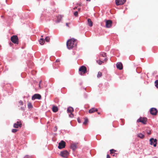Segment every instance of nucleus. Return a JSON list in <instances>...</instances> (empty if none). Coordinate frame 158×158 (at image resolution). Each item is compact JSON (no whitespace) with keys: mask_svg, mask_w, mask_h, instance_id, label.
Returning <instances> with one entry per match:
<instances>
[{"mask_svg":"<svg viewBox=\"0 0 158 158\" xmlns=\"http://www.w3.org/2000/svg\"><path fill=\"white\" fill-rule=\"evenodd\" d=\"M148 134H150V133H149V132H148Z\"/></svg>","mask_w":158,"mask_h":158,"instance_id":"48","label":"nucleus"},{"mask_svg":"<svg viewBox=\"0 0 158 158\" xmlns=\"http://www.w3.org/2000/svg\"><path fill=\"white\" fill-rule=\"evenodd\" d=\"M87 1H90V0H87Z\"/></svg>","mask_w":158,"mask_h":158,"instance_id":"50","label":"nucleus"},{"mask_svg":"<svg viewBox=\"0 0 158 158\" xmlns=\"http://www.w3.org/2000/svg\"><path fill=\"white\" fill-rule=\"evenodd\" d=\"M79 71L80 72V74L81 75H83L87 72V69L86 67L84 66H82L79 69Z\"/></svg>","mask_w":158,"mask_h":158,"instance_id":"3","label":"nucleus"},{"mask_svg":"<svg viewBox=\"0 0 158 158\" xmlns=\"http://www.w3.org/2000/svg\"><path fill=\"white\" fill-rule=\"evenodd\" d=\"M153 158H158L156 157H153Z\"/></svg>","mask_w":158,"mask_h":158,"instance_id":"43","label":"nucleus"},{"mask_svg":"<svg viewBox=\"0 0 158 158\" xmlns=\"http://www.w3.org/2000/svg\"><path fill=\"white\" fill-rule=\"evenodd\" d=\"M26 108L25 106H21L20 109V110L23 111H24Z\"/></svg>","mask_w":158,"mask_h":158,"instance_id":"23","label":"nucleus"},{"mask_svg":"<svg viewBox=\"0 0 158 158\" xmlns=\"http://www.w3.org/2000/svg\"><path fill=\"white\" fill-rule=\"evenodd\" d=\"M18 131V130L16 129H12V132L13 133L16 132Z\"/></svg>","mask_w":158,"mask_h":158,"instance_id":"32","label":"nucleus"},{"mask_svg":"<svg viewBox=\"0 0 158 158\" xmlns=\"http://www.w3.org/2000/svg\"><path fill=\"white\" fill-rule=\"evenodd\" d=\"M112 156H116L117 155V154L115 152H114L111 155Z\"/></svg>","mask_w":158,"mask_h":158,"instance_id":"33","label":"nucleus"},{"mask_svg":"<svg viewBox=\"0 0 158 158\" xmlns=\"http://www.w3.org/2000/svg\"><path fill=\"white\" fill-rule=\"evenodd\" d=\"M100 54L103 57H106V53L105 52H101Z\"/></svg>","mask_w":158,"mask_h":158,"instance_id":"21","label":"nucleus"},{"mask_svg":"<svg viewBox=\"0 0 158 158\" xmlns=\"http://www.w3.org/2000/svg\"><path fill=\"white\" fill-rule=\"evenodd\" d=\"M41 98L40 95L39 94H35L32 97V100H35L36 99H40Z\"/></svg>","mask_w":158,"mask_h":158,"instance_id":"10","label":"nucleus"},{"mask_svg":"<svg viewBox=\"0 0 158 158\" xmlns=\"http://www.w3.org/2000/svg\"><path fill=\"white\" fill-rule=\"evenodd\" d=\"M22 126V124L20 122L18 121L16 123H15L14 125V127L15 128H18L19 127H21Z\"/></svg>","mask_w":158,"mask_h":158,"instance_id":"13","label":"nucleus"},{"mask_svg":"<svg viewBox=\"0 0 158 158\" xmlns=\"http://www.w3.org/2000/svg\"><path fill=\"white\" fill-rule=\"evenodd\" d=\"M106 158H110V157L109 155L107 154V155Z\"/></svg>","mask_w":158,"mask_h":158,"instance_id":"37","label":"nucleus"},{"mask_svg":"<svg viewBox=\"0 0 158 158\" xmlns=\"http://www.w3.org/2000/svg\"><path fill=\"white\" fill-rule=\"evenodd\" d=\"M102 73L100 72H99L98 73L97 77L98 78H99L102 76Z\"/></svg>","mask_w":158,"mask_h":158,"instance_id":"22","label":"nucleus"},{"mask_svg":"<svg viewBox=\"0 0 158 158\" xmlns=\"http://www.w3.org/2000/svg\"><path fill=\"white\" fill-rule=\"evenodd\" d=\"M97 63L99 64H101L102 63H103L102 61L98 60L97 61Z\"/></svg>","mask_w":158,"mask_h":158,"instance_id":"30","label":"nucleus"},{"mask_svg":"<svg viewBox=\"0 0 158 158\" xmlns=\"http://www.w3.org/2000/svg\"><path fill=\"white\" fill-rule=\"evenodd\" d=\"M70 24V23H66V25L67 27H69V25Z\"/></svg>","mask_w":158,"mask_h":158,"instance_id":"35","label":"nucleus"},{"mask_svg":"<svg viewBox=\"0 0 158 158\" xmlns=\"http://www.w3.org/2000/svg\"><path fill=\"white\" fill-rule=\"evenodd\" d=\"M150 113L153 115H155L157 112V110L154 108H152L150 110Z\"/></svg>","mask_w":158,"mask_h":158,"instance_id":"9","label":"nucleus"},{"mask_svg":"<svg viewBox=\"0 0 158 158\" xmlns=\"http://www.w3.org/2000/svg\"><path fill=\"white\" fill-rule=\"evenodd\" d=\"M52 110L53 112H56L58 110V108L57 106H53L52 108Z\"/></svg>","mask_w":158,"mask_h":158,"instance_id":"18","label":"nucleus"},{"mask_svg":"<svg viewBox=\"0 0 158 158\" xmlns=\"http://www.w3.org/2000/svg\"><path fill=\"white\" fill-rule=\"evenodd\" d=\"M59 147H60V146H59V144H58V148L59 149Z\"/></svg>","mask_w":158,"mask_h":158,"instance_id":"39","label":"nucleus"},{"mask_svg":"<svg viewBox=\"0 0 158 158\" xmlns=\"http://www.w3.org/2000/svg\"><path fill=\"white\" fill-rule=\"evenodd\" d=\"M77 121L79 123H81V119L78 118L77 119Z\"/></svg>","mask_w":158,"mask_h":158,"instance_id":"34","label":"nucleus"},{"mask_svg":"<svg viewBox=\"0 0 158 158\" xmlns=\"http://www.w3.org/2000/svg\"><path fill=\"white\" fill-rule=\"evenodd\" d=\"M41 37L42 38V37H43V35H42V36H41Z\"/></svg>","mask_w":158,"mask_h":158,"instance_id":"45","label":"nucleus"},{"mask_svg":"<svg viewBox=\"0 0 158 158\" xmlns=\"http://www.w3.org/2000/svg\"><path fill=\"white\" fill-rule=\"evenodd\" d=\"M66 146V143L63 140H61L60 142V149L64 148Z\"/></svg>","mask_w":158,"mask_h":158,"instance_id":"12","label":"nucleus"},{"mask_svg":"<svg viewBox=\"0 0 158 158\" xmlns=\"http://www.w3.org/2000/svg\"><path fill=\"white\" fill-rule=\"evenodd\" d=\"M138 136L141 138H143L144 137V135L141 133H140L138 135Z\"/></svg>","mask_w":158,"mask_h":158,"instance_id":"20","label":"nucleus"},{"mask_svg":"<svg viewBox=\"0 0 158 158\" xmlns=\"http://www.w3.org/2000/svg\"><path fill=\"white\" fill-rule=\"evenodd\" d=\"M76 8H76V7H74V8L73 9H74V10H75V9H76Z\"/></svg>","mask_w":158,"mask_h":158,"instance_id":"41","label":"nucleus"},{"mask_svg":"<svg viewBox=\"0 0 158 158\" xmlns=\"http://www.w3.org/2000/svg\"><path fill=\"white\" fill-rule=\"evenodd\" d=\"M150 144L151 145H153L154 147L156 146L157 143V140L156 139H154L153 138H151L150 139Z\"/></svg>","mask_w":158,"mask_h":158,"instance_id":"5","label":"nucleus"},{"mask_svg":"<svg viewBox=\"0 0 158 158\" xmlns=\"http://www.w3.org/2000/svg\"><path fill=\"white\" fill-rule=\"evenodd\" d=\"M71 147V148H72L73 150H74L76 148V146L75 145H72Z\"/></svg>","mask_w":158,"mask_h":158,"instance_id":"29","label":"nucleus"},{"mask_svg":"<svg viewBox=\"0 0 158 158\" xmlns=\"http://www.w3.org/2000/svg\"><path fill=\"white\" fill-rule=\"evenodd\" d=\"M39 87H40V85L39 84Z\"/></svg>","mask_w":158,"mask_h":158,"instance_id":"46","label":"nucleus"},{"mask_svg":"<svg viewBox=\"0 0 158 158\" xmlns=\"http://www.w3.org/2000/svg\"><path fill=\"white\" fill-rule=\"evenodd\" d=\"M126 1V0H116L115 3L117 5L123 4Z\"/></svg>","mask_w":158,"mask_h":158,"instance_id":"8","label":"nucleus"},{"mask_svg":"<svg viewBox=\"0 0 158 158\" xmlns=\"http://www.w3.org/2000/svg\"><path fill=\"white\" fill-rule=\"evenodd\" d=\"M55 64V65H58V64Z\"/></svg>","mask_w":158,"mask_h":158,"instance_id":"44","label":"nucleus"},{"mask_svg":"<svg viewBox=\"0 0 158 158\" xmlns=\"http://www.w3.org/2000/svg\"><path fill=\"white\" fill-rule=\"evenodd\" d=\"M156 86L158 88V80H156L155 81Z\"/></svg>","mask_w":158,"mask_h":158,"instance_id":"26","label":"nucleus"},{"mask_svg":"<svg viewBox=\"0 0 158 158\" xmlns=\"http://www.w3.org/2000/svg\"><path fill=\"white\" fill-rule=\"evenodd\" d=\"M116 151L115 150H114V149H112L110 150V154L111 155L114 152H116Z\"/></svg>","mask_w":158,"mask_h":158,"instance_id":"28","label":"nucleus"},{"mask_svg":"<svg viewBox=\"0 0 158 158\" xmlns=\"http://www.w3.org/2000/svg\"><path fill=\"white\" fill-rule=\"evenodd\" d=\"M19 105L18 106L19 107L23 106V102L22 101H19Z\"/></svg>","mask_w":158,"mask_h":158,"instance_id":"24","label":"nucleus"},{"mask_svg":"<svg viewBox=\"0 0 158 158\" xmlns=\"http://www.w3.org/2000/svg\"><path fill=\"white\" fill-rule=\"evenodd\" d=\"M88 120L87 119H85L83 123L84 125H86L88 122Z\"/></svg>","mask_w":158,"mask_h":158,"instance_id":"27","label":"nucleus"},{"mask_svg":"<svg viewBox=\"0 0 158 158\" xmlns=\"http://www.w3.org/2000/svg\"><path fill=\"white\" fill-rule=\"evenodd\" d=\"M45 40L47 41V42H48L49 41V40H50V38L49 37L47 36L46 37Z\"/></svg>","mask_w":158,"mask_h":158,"instance_id":"25","label":"nucleus"},{"mask_svg":"<svg viewBox=\"0 0 158 158\" xmlns=\"http://www.w3.org/2000/svg\"><path fill=\"white\" fill-rule=\"evenodd\" d=\"M67 111L68 113H70L69 116L70 118H73V114L72 113L73 111V109L72 107H69L68 108Z\"/></svg>","mask_w":158,"mask_h":158,"instance_id":"6","label":"nucleus"},{"mask_svg":"<svg viewBox=\"0 0 158 158\" xmlns=\"http://www.w3.org/2000/svg\"><path fill=\"white\" fill-rule=\"evenodd\" d=\"M112 21L111 20H108L106 21V27L107 28H110L111 26Z\"/></svg>","mask_w":158,"mask_h":158,"instance_id":"11","label":"nucleus"},{"mask_svg":"<svg viewBox=\"0 0 158 158\" xmlns=\"http://www.w3.org/2000/svg\"><path fill=\"white\" fill-rule=\"evenodd\" d=\"M98 109L97 108H92L90 109L89 111V113H92L95 111H97Z\"/></svg>","mask_w":158,"mask_h":158,"instance_id":"15","label":"nucleus"},{"mask_svg":"<svg viewBox=\"0 0 158 158\" xmlns=\"http://www.w3.org/2000/svg\"><path fill=\"white\" fill-rule=\"evenodd\" d=\"M148 134H150V133H149V132H148Z\"/></svg>","mask_w":158,"mask_h":158,"instance_id":"47","label":"nucleus"},{"mask_svg":"<svg viewBox=\"0 0 158 158\" xmlns=\"http://www.w3.org/2000/svg\"><path fill=\"white\" fill-rule=\"evenodd\" d=\"M39 42L40 44L41 45H42L44 44L45 42V41L43 38H42L40 39L39 40Z\"/></svg>","mask_w":158,"mask_h":158,"instance_id":"16","label":"nucleus"},{"mask_svg":"<svg viewBox=\"0 0 158 158\" xmlns=\"http://www.w3.org/2000/svg\"><path fill=\"white\" fill-rule=\"evenodd\" d=\"M74 15L75 16H77L78 15V12L77 11H75L74 13Z\"/></svg>","mask_w":158,"mask_h":158,"instance_id":"31","label":"nucleus"},{"mask_svg":"<svg viewBox=\"0 0 158 158\" xmlns=\"http://www.w3.org/2000/svg\"><path fill=\"white\" fill-rule=\"evenodd\" d=\"M55 129H57V128H56V127H55Z\"/></svg>","mask_w":158,"mask_h":158,"instance_id":"49","label":"nucleus"},{"mask_svg":"<svg viewBox=\"0 0 158 158\" xmlns=\"http://www.w3.org/2000/svg\"><path fill=\"white\" fill-rule=\"evenodd\" d=\"M66 44L67 48L69 49H70L76 47L77 44V41L76 40L72 38L68 40Z\"/></svg>","mask_w":158,"mask_h":158,"instance_id":"1","label":"nucleus"},{"mask_svg":"<svg viewBox=\"0 0 158 158\" xmlns=\"http://www.w3.org/2000/svg\"><path fill=\"white\" fill-rule=\"evenodd\" d=\"M24 158H30V157L28 155L24 157Z\"/></svg>","mask_w":158,"mask_h":158,"instance_id":"36","label":"nucleus"},{"mask_svg":"<svg viewBox=\"0 0 158 158\" xmlns=\"http://www.w3.org/2000/svg\"><path fill=\"white\" fill-rule=\"evenodd\" d=\"M27 106L29 109H31L33 108L32 104L31 102H29L28 103Z\"/></svg>","mask_w":158,"mask_h":158,"instance_id":"19","label":"nucleus"},{"mask_svg":"<svg viewBox=\"0 0 158 158\" xmlns=\"http://www.w3.org/2000/svg\"><path fill=\"white\" fill-rule=\"evenodd\" d=\"M116 67L117 69L120 70H122L123 68L122 63L121 62H118L116 64Z\"/></svg>","mask_w":158,"mask_h":158,"instance_id":"14","label":"nucleus"},{"mask_svg":"<svg viewBox=\"0 0 158 158\" xmlns=\"http://www.w3.org/2000/svg\"><path fill=\"white\" fill-rule=\"evenodd\" d=\"M59 61V59H57L56 61V62L57 63Z\"/></svg>","mask_w":158,"mask_h":158,"instance_id":"38","label":"nucleus"},{"mask_svg":"<svg viewBox=\"0 0 158 158\" xmlns=\"http://www.w3.org/2000/svg\"><path fill=\"white\" fill-rule=\"evenodd\" d=\"M98 114H100V113L98 112Z\"/></svg>","mask_w":158,"mask_h":158,"instance_id":"42","label":"nucleus"},{"mask_svg":"<svg viewBox=\"0 0 158 158\" xmlns=\"http://www.w3.org/2000/svg\"><path fill=\"white\" fill-rule=\"evenodd\" d=\"M88 24L89 26L90 27H92L93 26V23L90 19H88L87 20Z\"/></svg>","mask_w":158,"mask_h":158,"instance_id":"17","label":"nucleus"},{"mask_svg":"<svg viewBox=\"0 0 158 158\" xmlns=\"http://www.w3.org/2000/svg\"><path fill=\"white\" fill-rule=\"evenodd\" d=\"M10 40L14 44H18L19 39L17 36L14 35L11 37Z\"/></svg>","mask_w":158,"mask_h":158,"instance_id":"2","label":"nucleus"},{"mask_svg":"<svg viewBox=\"0 0 158 158\" xmlns=\"http://www.w3.org/2000/svg\"><path fill=\"white\" fill-rule=\"evenodd\" d=\"M137 123L141 122L142 123L146 124L147 123V118H139L137 120Z\"/></svg>","mask_w":158,"mask_h":158,"instance_id":"7","label":"nucleus"},{"mask_svg":"<svg viewBox=\"0 0 158 158\" xmlns=\"http://www.w3.org/2000/svg\"><path fill=\"white\" fill-rule=\"evenodd\" d=\"M69 154V152L67 150L61 151L60 153V155L64 158H67Z\"/></svg>","mask_w":158,"mask_h":158,"instance_id":"4","label":"nucleus"},{"mask_svg":"<svg viewBox=\"0 0 158 158\" xmlns=\"http://www.w3.org/2000/svg\"><path fill=\"white\" fill-rule=\"evenodd\" d=\"M42 82V81H40L39 82V85H40L41 83V82Z\"/></svg>","mask_w":158,"mask_h":158,"instance_id":"40","label":"nucleus"}]
</instances>
